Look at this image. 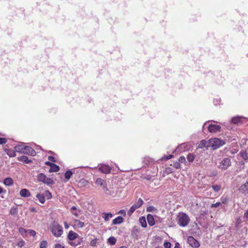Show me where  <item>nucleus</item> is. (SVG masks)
<instances>
[{"label": "nucleus", "instance_id": "f257e3e1", "mask_svg": "<svg viewBox=\"0 0 248 248\" xmlns=\"http://www.w3.org/2000/svg\"><path fill=\"white\" fill-rule=\"evenodd\" d=\"M190 221L188 216L185 213L179 212L177 217L178 225L181 227H185L188 225Z\"/></svg>", "mask_w": 248, "mask_h": 248}, {"label": "nucleus", "instance_id": "f03ea898", "mask_svg": "<svg viewBox=\"0 0 248 248\" xmlns=\"http://www.w3.org/2000/svg\"><path fill=\"white\" fill-rule=\"evenodd\" d=\"M50 229L52 234L56 237H60L63 233L62 226L56 222L51 224Z\"/></svg>", "mask_w": 248, "mask_h": 248}, {"label": "nucleus", "instance_id": "7ed1b4c3", "mask_svg": "<svg viewBox=\"0 0 248 248\" xmlns=\"http://www.w3.org/2000/svg\"><path fill=\"white\" fill-rule=\"evenodd\" d=\"M209 143L210 147H212L213 150H216L224 145L225 141L218 138H213L209 140Z\"/></svg>", "mask_w": 248, "mask_h": 248}, {"label": "nucleus", "instance_id": "20e7f679", "mask_svg": "<svg viewBox=\"0 0 248 248\" xmlns=\"http://www.w3.org/2000/svg\"><path fill=\"white\" fill-rule=\"evenodd\" d=\"M37 179L40 182H43L44 184L47 185H52L54 184V181L52 179L48 178L46 175L43 173H39L37 176Z\"/></svg>", "mask_w": 248, "mask_h": 248}, {"label": "nucleus", "instance_id": "39448f33", "mask_svg": "<svg viewBox=\"0 0 248 248\" xmlns=\"http://www.w3.org/2000/svg\"><path fill=\"white\" fill-rule=\"evenodd\" d=\"M143 201L141 198H139L136 203L133 204L127 212L129 216H131L134 212L138 208H140L143 204Z\"/></svg>", "mask_w": 248, "mask_h": 248}, {"label": "nucleus", "instance_id": "423d86ee", "mask_svg": "<svg viewBox=\"0 0 248 248\" xmlns=\"http://www.w3.org/2000/svg\"><path fill=\"white\" fill-rule=\"evenodd\" d=\"M231 165V159L229 158H224L220 163V164L218 166V168L222 170H226Z\"/></svg>", "mask_w": 248, "mask_h": 248}, {"label": "nucleus", "instance_id": "0eeeda50", "mask_svg": "<svg viewBox=\"0 0 248 248\" xmlns=\"http://www.w3.org/2000/svg\"><path fill=\"white\" fill-rule=\"evenodd\" d=\"M187 241L192 248H197L200 246L199 242L192 236H189L187 237Z\"/></svg>", "mask_w": 248, "mask_h": 248}, {"label": "nucleus", "instance_id": "6e6552de", "mask_svg": "<svg viewBox=\"0 0 248 248\" xmlns=\"http://www.w3.org/2000/svg\"><path fill=\"white\" fill-rule=\"evenodd\" d=\"M95 184L98 186H101L106 192L108 190L107 187V184L106 181L100 178H98L96 180Z\"/></svg>", "mask_w": 248, "mask_h": 248}, {"label": "nucleus", "instance_id": "1a4fd4ad", "mask_svg": "<svg viewBox=\"0 0 248 248\" xmlns=\"http://www.w3.org/2000/svg\"><path fill=\"white\" fill-rule=\"evenodd\" d=\"M23 154L31 155V156H35L36 152L35 150L30 146H25Z\"/></svg>", "mask_w": 248, "mask_h": 248}, {"label": "nucleus", "instance_id": "9d476101", "mask_svg": "<svg viewBox=\"0 0 248 248\" xmlns=\"http://www.w3.org/2000/svg\"><path fill=\"white\" fill-rule=\"evenodd\" d=\"M221 127L219 125L210 124L208 126V131L211 133H216L220 131Z\"/></svg>", "mask_w": 248, "mask_h": 248}, {"label": "nucleus", "instance_id": "9b49d317", "mask_svg": "<svg viewBox=\"0 0 248 248\" xmlns=\"http://www.w3.org/2000/svg\"><path fill=\"white\" fill-rule=\"evenodd\" d=\"M83 241V238L79 237L78 239H76L75 241H69L68 244L72 247H76L79 245Z\"/></svg>", "mask_w": 248, "mask_h": 248}, {"label": "nucleus", "instance_id": "f8f14e48", "mask_svg": "<svg viewBox=\"0 0 248 248\" xmlns=\"http://www.w3.org/2000/svg\"><path fill=\"white\" fill-rule=\"evenodd\" d=\"M79 237H80L78 234L72 231H69L67 235V238L69 239V241H74L76 239H78Z\"/></svg>", "mask_w": 248, "mask_h": 248}, {"label": "nucleus", "instance_id": "ddd939ff", "mask_svg": "<svg viewBox=\"0 0 248 248\" xmlns=\"http://www.w3.org/2000/svg\"><path fill=\"white\" fill-rule=\"evenodd\" d=\"M99 170L104 173H109L110 172L111 168L109 166L106 165H102L99 168Z\"/></svg>", "mask_w": 248, "mask_h": 248}, {"label": "nucleus", "instance_id": "4468645a", "mask_svg": "<svg viewBox=\"0 0 248 248\" xmlns=\"http://www.w3.org/2000/svg\"><path fill=\"white\" fill-rule=\"evenodd\" d=\"M20 196L22 197H29L31 196V194L29 190L23 188L19 192Z\"/></svg>", "mask_w": 248, "mask_h": 248}, {"label": "nucleus", "instance_id": "2eb2a0df", "mask_svg": "<svg viewBox=\"0 0 248 248\" xmlns=\"http://www.w3.org/2000/svg\"><path fill=\"white\" fill-rule=\"evenodd\" d=\"M208 147H210L209 140L206 141L205 140H202L198 145L199 148L201 149H202L205 147L207 148Z\"/></svg>", "mask_w": 248, "mask_h": 248}, {"label": "nucleus", "instance_id": "dca6fc26", "mask_svg": "<svg viewBox=\"0 0 248 248\" xmlns=\"http://www.w3.org/2000/svg\"><path fill=\"white\" fill-rule=\"evenodd\" d=\"M147 220L150 226H153L155 224V219L153 215L148 214L147 216Z\"/></svg>", "mask_w": 248, "mask_h": 248}, {"label": "nucleus", "instance_id": "f3484780", "mask_svg": "<svg viewBox=\"0 0 248 248\" xmlns=\"http://www.w3.org/2000/svg\"><path fill=\"white\" fill-rule=\"evenodd\" d=\"M243 119V117L241 116H236L232 118V122L234 124H238L239 123H242V120Z\"/></svg>", "mask_w": 248, "mask_h": 248}, {"label": "nucleus", "instance_id": "a211bd4d", "mask_svg": "<svg viewBox=\"0 0 248 248\" xmlns=\"http://www.w3.org/2000/svg\"><path fill=\"white\" fill-rule=\"evenodd\" d=\"M59 170H60V167H59V166L53 163V164H51V166L50 167V169L49 170V172H57Z\"/></svg>", "mask_w": 248, "mask_h": 248}, {"label": "nucleus", "instance_id": "6ab92c4d", "mask_svg": "<svg viewBox=\"0 0 248 248\" xmlns=\"http://www.w3.org/2000/svg\"><path fill=\"white\" fill-rule=\"evenodd\" d=\"M123 221L124 218L122 217L119 216L112 220V224L114 225L120 224Z\"/></svg>", "mask_w": 248, "mask_h": 248}, {"label": "nucleus", "instance_id": "aec40b11", "mask_svg": "<svg viewBox=\"0 0 248 248\" xmlns=\"http://www.w3.org/2000/svg\"><path fill=\"white\" fill-rule=\"evenodd\" d=\"M24 147L25 145H24L23 144H20L14 147V149L16 152L23 154Z\"/></svg>", "mask_w": 248, "mask_h": 248}, {"label": "nucleus", "instance_id": "412c9836", "mask_svg": "<svg viewBox=\"0 0 248 248\" xmlns=\"http://www.w3.org/2000/svg\"><path fill=\"white\" fill-rule=\"evenodd\" d=\"M18 160L27 164L30 163L31 162V160L29 159L26 155H22L21 157H18Z\"/></svg>", "mask_w": 248, "mask_h": 248}, {"label": "nucleus", "instance_id": "4be33fe9", "mask_svg": "<svg viewBox=\"0 0 248 248\" xmlns=\"http://www.w3.org/2000/svg\"><path fill=\"white\" fill-rule=\"evenodd\" d=\"M239 154L243 159L245 160H248V149L245 151H242Z\"/></svg>", "mask_w": 248, "mask_h": 248}, {"label": "nucleus", "instance_id": "5701e85b", "mask_svg": "<svg viewBox=\"0 0 248 248\" xmlns=\"http://www.w3.org/2000/svg\"><path fill=\"white\" fill-rule=\"evenodd\" d=\"M3 183L6 186H10L14 184V181L11 178L8 177L3 180Z\"/></svg>", "mask_w": 248, "mask_h": 248}, {"label": "nucleus", "instance_id": "b1692460", "mask_svg": "<svg viewBox=\"0 0 248 248\" xmlns=\"http://www.w3.org/2000/svg\"><path fill=\"white\" fill-rule=\"evenodd\" d=\"M239 190L242 193L248 191V182L242 185L240 187Z\"/></svg>", "mask_w": 248, "mask_h": 248}, {"label": "nucleus", "instance_id": "393cba45", "mask_svg": "<svg viewBox=\"0 0 248 248\" xmlns=\"http://www.w3.org/2000/svg\"><path fill=\"white\" fill-rule=\"evenodd\" d=\"M139 222L141 225V226L143 228H146L147 227V222L145 217H141L139 218Z\"/></svg>", "mask_w": 248, "mask_h": 248}, {"label": "nucleus", "instance_id": "a878e982", "mask_svg": "<svg viewBox=\"0 0 248 248\" xmlns=\"http://www.w3.org/2000/svg\"><path fill=\"white\" fill-rule=\"evenodd\" d=\"M102 215V217L105 221H108L110 218H111L113 217V215L111 213H103Z\"/></svg>", "mask_w": 248, "mask_h": 248}, {"label": "nucleus", "instance_id": "bb28decb", "mask_svg": "<svg viewBox=\"0 0 248 248\" xmlns=\"http://www.w3.org/2000/svg\"><path fill=\"white\" fill-rule=\"evenodd\" d=\"M116 239L114 236H111L108 239V243L111 246L116 244Z\"/></svg>", "mask_w": 248, "mask_h": 248}, {"label": "nucleus", "instance_id": "cd10ccee", "mask_svg": "<svg viewBox=\"0 0 248 248\" xmlns=\"http://www.w3.org/2000/svg\"><path fill=\"white\" fill-rule=\"evenodd\" d=\"M36 197L39 200V201L41 203H44L45 202V199L43 194H37L36 196Z\"/></svg>", "mask_w": 248, "mask_h": 248}, {"label": "nucleus", "instance_id": "c85d7f7f", "mask_svg": "<svg viewBox=\"0 0 248 248\" xmlns=\"http://www.w3.org/2000/svg\"><path fill=\"white\" fill-rule=\"evenodd\" d=\"M16 152L15 150H6L7 154L11 157L16 156Z\"/></svg>", "mask_w": 248, "mask_h": 248}, {"label": "nucleus", "instance_id": "c756f323", "mask_svg": "<svg viewBox=\"0 0 248 248\" xmlns=\"http://www.w3.org/2000/svg\"><path fill=\"white\" fill-rule=\"evenodd\" d=\"M43 195L45 199L46 198L47 200L50 199L52 198V195L48 190H45Z\"/></svg>", "mask_w": 248, "mask_h": 248}, {"label": "nucleus", "instance_id": "7c9ffc66", "mask_svg": "<svg viewBox=\"0 0 248 248\" xmlns=\"http://www.w3.org/2000/svg\"><path fill=\"white\" fill-rule=\"evenodd\" d=\"M211 187L215 192H218L221 189V186L220 185H213Z\"/></svg>", "mask_w": 248, "mask_h": 248}, {"label": "nucleus", "instance_id": "2f4dec72", "mask_svg": "<svg viewBox=\"0 0 248 248\" xmlns=\"http://www.w3.org/2000/svg\"><path fill=\"white\" fill-rule=\"evenodd\" d=\"M72 174H73V172L70 170H68L66 171L64 174L65 178L67 180H69L70 179L71 176L72 175Z\"/></svg>", "mask_w": 248, "mask_h": 248}, {"label": "nucleus", "instance_id": "473e14b6", "mask_svg": "<svg viewBox=\"0 0 248 248\" xmlns=\"http://www.w3.org/2000/svg\"><path fill=\"white\" fill-rule=\"evenodd\" d=\"M27 230L22 227L19 228L18 229L19 233L23 236L27 235Z\"/></svg>", "mask_w": 248, "mask_h": 248}, {"label": "nucleus", "instance_id": "72a5a7b5", "mask_svg": "<svg viewBox=\"0 0 248 248\" xmlns=\"http://www.w3.org/2000/svg\"><path fill=\"white\" fill-rule=\"evenodd\" d=\"M17 209L16 207H13L10 210V213L11 215H16L17 214Z\"/></svg>", "mask_w": 248, "mask_h": 248}, {"label": "nucleus", "instance_id": "f704fd0d", "mask_svg": "<svg viewBox=\"0 0 248 248\" xmlns=\"http://www.w3.org/2000/svg\"><path fill=\"white\" fill-rule=\"evenodd\" d=\"M194 155L192 154H189L187 156V159L189 162H193L194 160Z\"/></svg>", "mask_w": 248, "mask_h": 248}, {"label": "nucleus", "instance_id": "c9c22d12", "mask_svg": "<svg viewBox=\"0 0 248 248\" xmlns=\"http://www.w3.org/2000/svg\"><path fill=\"white\" fill-rule=\"evenodd\" d=\"M47 247V242L46 241L44 240L42 241L40 244V248H46Z\"/></svg>", "mask_w": 248, "mask_h": 248}, {"label": "nucleus", "instance_id": "e433bc0d", "mask_svg": "<svg viewBox=\"0 0 248 248\" xmlns=\"http://www.w3.org/2000/svg\"><path fill=\"white\" fill-rule=\"evenodd\" d=\"M29 234L31 236H34L36 235V232L32 230H27V235Z\"/></svg>", "mask_w": 248, "mask_h": 248}, {"label": "nucleus", "instance_id": "4c0bfd02", "mask_svg": "<svg viewBox=\"0 0 248 248\" xmlns=\"http://www.w3.org/2000/svg\"><path fill=\"white\" fill-rule=\"evenodd\" d=\"M25 241L23 240H21V241H19L17 243V246L18 247L22 248V247H23L25 245Z\"/></svg>", "mask_w": 248, "mask_h": 248}, {"label": "nucleus", "instance_id": "58836bf2", "mask_svg": "<svg viewBox=\"0 0 248 248\" xmlns=\"http://www.w3.org/2000/svg\"><path fill=\"white\" fill-rule=\"evenodd\" d=\"M77 222V225L78 228H82L84 226V223L79 220L76 221Z\"/></svg>", "mask_w": 248, "mask_h": 248}, {"label": "nucleus", "instance_id": "ea45409f", "mask_svg": "<svg viewBox=\"0 0 248 248\" xmlns=\"http://www.w3.org/2000/svg\"><path fill=\"white\" fill-rule=\"evenodd\" d=\"M163 246L165 248H170L171 244L170 242L166 241L164 243Z\"/></svg>", "mask_w": 248, "mask_h": 248}, {"label": "nucleus", "instance_id": "a19ab883", "mask_svg": "<svg viewBox=\"0 0 248 248\" xmlns=\"http://www.w3.org/2000/svg\"><path fill=\"white\" fill-rule=\"evenodd\" d=\"M178 162H180V163H184L185 164H186V162L185 157L183 156H180L179 157Z\"/></svg>", "mask_w": 248, "mask_h": 248}, {"label": "nucleus", "instance_id": "79ce46f5", "mask_svg": "<svg viewBox=\"0 0 248 248\" xmlns=\"http://www.w3.org/2000/svg\"><path fill=\"white\" fill-rule=\"evenodd\" d=\"M221 205V203L220 202H217L215 203H212L211 205V208L217 207Z\"/></svg>", "mask_w": 248, "mask_h": 248}, {"label": "nucleus", "instance_id": "37998d69", "mask_svg": "<svg viewBox=\"0 0 248 248\" xmlns=\"http://www.w3.org/2000/svg\"><path fill=\"white\" fill-rule=\"evenodd\" d=\"M173 167H175L176 169H178L181 168V165L180 162H176L173 164Z\"/></svg>", "mask_w": 248, "mask_h": 248}, {"label": "nucleus", "instance_id": "c03bdc74", "mask_svg": "<svg viewBox=\"0 0 248 248\" xmlns=\"http://www.w3.org/2000/svg\"><path fill=\"white\" fill-rule=\"evenodd\" d=\"M7 140L5 138H0V145L6 143Z\"/></svg>", "mask_w": 248, "mask_h": 248}, {"label": "nucleus", "instance_id": "a18cd8bd", "mask_svg": "<svg viewBox=\"0 0 248 248\" xmlns=\"http://www.w3.org/2000/svg\"><path fill=\"white\" fill-rule=\"evenodd\" d=\"M48 159L49 161H51L52 162H56V160H55V158L52 156H49L48 157Z\"/></svg>", "mask_w": 248, "mask_h": 248}, {"label": "nucleus", "instance_id": "49530a36", "mask_svg": "<svg viewBox=\"0 0 248 248\" xmlns=\"http://www.w3.org/2000/svg\"><path fill=\"white\" fill-rule=\"evenodd\" d=\"M244 218H245L246 220H248V209L245 213Z\"/></svg>", "mask_w": 248, "mask_h": 248}, {"label": "nucleus", "instance_id": "de8ad7c7", "mask_svg": "<svg viewBox=\"0 0 248 248\" xmlns=\"http://www.w3.org/2000/svg\"><path fill=\"white\" fill-rule=\"evenodd\" d=\"M173 157V155H167V156H164L165 160H168L170 158H171Z\"/></svg>", "mask_w": 248, "mask_h": 248}, {"label": "nucleus", "instance_id": "09e8293b", "mask_svg": "<svg viewBox=\"0 0 248 248\" xmlns=\"http://www.w3.org/2000/svg\"><path fill=\"white\" fill-rule=\"evenodd\" d=\"M118 213L123 215L124 216L126 215L125 211L124 209L120 210Z\"/></svg>", "mask_w": 248, "mask_h": 248}, {"label": "nucleus", "instance_id": "8fccbe9b", "mask_svg": "<svg viewBox=\"0 0 248 248\" xmlns=\"http://www.w3.org/2000/svg\"><path fill=\"white\" fill-rule=\"evenodd\" d=\"M54 248H64V247L60 244H56L55 245Z\"/></svg>", "mask_w": 248, "mask_h": 248}, {"label": "nucleus", "instance_id": "3c124183", "mask_svg": "<svg viewBox=\"0 0 248 248\" xmlns=\"http://www.w3.org/2000/svg\"><path fill=\"white\" fill-rule=\"evenodd\" d=\"M154 208V207L153 206H149L147 208L146 211L147 212H151L153 210Z\"/></svg>", "mask_w": 248, "mask_h": 248}, {"label": "nucleus", "instance_id": "603ef678", "mask_svg": "<svg viewBox=\"0 0 248 248\" xmlns=\"http://www.w3.org/2000/svg\"><path fill=\"white\" fill-rule=\"evenodd\" d=\"M64 225L65 229H68L69 228V225L67 224V222H64Z\"/></svg>", "mask_w": 248, "mask_h": 248}, {"label": "nucleus", "instance_id": "864d4df0", "mask_svg": "<svg viewBox=\"0 0 248 248\" xmlns=\"http://www.w3.org/2000/svg\"><path fill=\"white\" fill-rule=\"evenodd\" d=\"M53 164V163H51L50 162H48V161H47L46 162V164L48 165V166H49L50 167L51 166V164Z\"/></svg>", "mask_w": 248, "mask_h": 248}, {"label": "nucleus", "instance_id": "5fc2aeb1", "mask_svg": "<svg viewBox=\"0 0 248 248\" xmlns=\"http://www.w3.org/2000/svg\"><path fill=\"white\" fill-rule=\"evenodd\" d=\"M96 242L94 241H92L91 242V245L92 246H94L95 245Z\"/></svg>", "mask_w": 248, "mask_h": 248}, {"label": "nucleus", "instance_id": "6e6d98bb", "mask_svg": "<svg viewBox=\"0 0 248 248\" xmlns=\"http://www.w3.org/2000/svg\"><path fill=\"white\" fill-rule=\"evenodd\" d=\"M179 247H180V245H179V243H176L175 244V247L174 248H179Z\"/></svg>", "mask_w": 248, "mask_h": 248}, {"label": "nucleus", "instance_id": "4d7b16f0", "mask_svg": "<svg viewBox=\"0 0 248 248\" xmlns=\"http://www.w3.org/2000/svg\"><path fill=\"white\" fill-rule=\"evenodd\" d=\"M221 200L223 203H226L227 202V200L226 199L223 200L222 198H221Z\"/></svg>", "mask_w": 248, "mask_h": 248}, {"label": "nucleus", "instance_id": "13d9d810", "mask_svg": "<svg viewBox=\"0 0 248 248\" xmlns=\"http://www.w3.org/2000/svg\"><path fill=\"white\" fill-rule=\"evenodd\" d=\"M31 212H36V210H35V208H31Z\"/></svg>", "mask_w": 248, "mask_h": 248}, {"label": "nucleus", "instance_id": "bf43d9fd", "mask_svg": "<svg viewBox=\"0 0 248 248\" xmlns=\"http://www.w3.org/2000/svg\"><path fill=\"white\" fill-rule=\"evenodd\" d=\"M72 210H75L77 209V208L76 206H72L71 209Z\"/></svg>", "mask_w": 248, "mask_h": 248}, {"label": "nucleus", "instance_id": "052dcab7", "mask_svg": "<svg viewBox=\"0 0 248 248\" xmlns=\"http://www.w3.org/2000/svg\"><path fill=\"white\" fill-rule=\"evenodd\" d=\"M3 192V188L0 186V194Z\"/></svg>", "mask_w": 248, "mask_h": 248}, {"label": "nucleus", "instance_id": "680f3d73", "mask_svg": "<svg viewBox=\"0 0 248 248\" xmlns=\"http://www.w3.org/2000/svg\"><path fill=\"white\" fill-rule=\"evenodd\" d=\"M74 215L76 216V217H78V213H75Z\"/></svg>", "mask_w": 248, "mask_h": 248}, {"label": "nucleus", "instance_id": "e2e57ef3", "mask_svg": "<svg viewBox=\"0 0 248 248\" xmlns=\"http://www.w3.org/2000/svg\"><path fill=\"white\" fill-rule=\"evenodd\" d=\"M1 244H2V242H1V240L0 239V247L1 246Z\"/></svg>", "mask_w": 248, "mask_h": 248}, {"label": "nucleus", "instance_id": "0e129e2a", "mask_svg": "<svg viewBox=\"0 0 248 248\" xmlns=\"http://www.w3.org/2000/svg\"><path fill=\"white\" fill-rule=\"evenodd\" d=\"M134 230H136V231H138V232H139V231H138V229H135V228H134Z\"/></svg>", "mask_w": 248, "mask_h": 248}]
</instances>
